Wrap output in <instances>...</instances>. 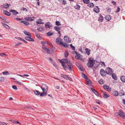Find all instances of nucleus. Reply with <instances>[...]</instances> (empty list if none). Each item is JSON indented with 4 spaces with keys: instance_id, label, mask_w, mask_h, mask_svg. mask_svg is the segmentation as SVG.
<instances>
[{
    "instance_id": "obj_1",
    "label": "nucleus",
    "mask_w": 125,
    "mask_h": 125,
    "mask_svg": "<svg viewBox=\"0 0 125 125\" xmlns=\"http://www.w3.org/2000/svg\"><path fill=\"white\" fill-rule=\"evenodd\" d=\"M63 68L66 71L68 69L71 71L73 68V66L71 62L67 59H63Z\"/></svg>"
},
{
    "instance_id": "obj_2",
    "label": "nucleus",
    "mask_w": 125,
    "mask_h": 125,
    "mask_svg": "<svg viewBox=\"0 0 125 125\" xmlns=\"http://www.w3.org/2000/svg\"><path fill=\"white\" fill-rule=\"evenodd\" d=\"M95 62H98L96 61H94L93 58H90L88 61V62L87 64V66L88 67H93Z\"/></svg>"
},
{
    "instance_id": "obj_3",
    "label": "nucleus",
    "mask_w": 125,
    "mask_h": 125,
    "mask_svg": "<svg viewBox=\"0 0 125 125\" xmlns=\"http://www.w3.org/2000/svg\"><path fill=\"white\" fill-rule=\"evenodd\" d=\"M41 88L43 91L47 93L48 90V87L45 84H43L41 87Z\"/></svg>"
},
{
    "instance_id": "obj_4",
    "label": "nucleus",
    "mask_w": 125,
    "mask_h": 125,
    "mask_svg": "<svg viewBox=\"0 0 125 125\" xmlns=\"http://www.w3.org/2000/svg\"><path fill=\"white\" fill-rule=\"evenodd\" d=\"M56 42L57 44L60 45L62 46V39L60 38L57 37L56 39Z\"/></svg>"
},
{
    "instance_id": "obj_5",
    "label": "nucleus",
    "mask_w": 125,
    "mask_h": 125,
    "mask_svg": "<svg viewBox=\"0 0 125 125\" xmlns=\"http://www.w3.org/2000/svg\"><path fill=\"white\" fill-rule=\"evenodd\" d=\"M106 71L107 74L109 75H111L113 73L112 69L110 67H107L106 69Z\"/></svg>"
},
{
    "instance_id": "obj_6",
    "label": "nucleus",
    "mask_w": 125,
    "mask_h": 125,
    "mask_svg": "<svg viewBox=\"0 0 125 125\" xmlns=\"http://www.w3.org/2000/svg\"><path fill=\"white\" fill-rule=\"evenodd\" d=\"M64 39L65 42L68 43H70L71 42V40L67 36L64 37Z\"/></svg>"
},
{
    "instance_id": "obj_7",
    "label": "nucleus",
    "mask_w": 125,
    "mask_h": 125,
    "mask_svg": "<svg viewBox=\"0 0 125 125\" xmlns=\"http://www.w3.org/2000/svg\"><path fill=\"white\" fill-rule=\"evenodd\" d=\"M45 26L46 28L47 29H50L52 27V24L49 22L46 23Z\"/></svg>"
},
{
    "instance_id": "obj_8",
    "label": "nucleus",
    "mask_w": 125,
    "mask_h": 125,
    "mask_svg": "<svg viewBox=\"0 0 125 125\" xmlns=\"http://www.w3.org/2000/svg\"><path fill=\"white\" fill-rule=\"evenodd\" d=\"M119 114L120 117L124 119L125 118V114L123 111L121 110H119Z\"/></svg>"
},
{
    "instance_id": "obj_9",
    "label": "nucleus",
    "mask_w": 125,
    "mask_h": 125,
    "mask_svg": "<svg viewBox=\"0 0 125 125\" xmlns=\"http://www.w3.org/2000/svg\"><path fill=\"white\" fill-rule=\"evenodd\" d=\"M100 73L101 76H105L107 74L106 71H105L103 69H101L100 71Z\"/></svg>"
},
{
    "instance_id": "obj_10",
    "label": "nucleus",
    "mask_w": 125,
    "mask_h": 125,
    "mask_svg": "<svg viewBox=\"0 0 125 125\" xmlns=\"http://www.w3.org/2000/svg\"><path fill=\"white\" fill-rule=\"evenodd\" d=\"M34 19H35V18L34 17H25V20L29 21H32L34 20Z\"/></svg>"
},
{
    "instance_id": "obj_11",
    "label": "nucleus",
    "mask_w": 125,
    "mask_h": 125,
    "mask_svg": "<svg viewBox=\"0 0 125 125\" xmlns=\"http://www.w3.org/2000/svg\"><path fill=\"white\" fill-rule=\"evenodd\" d=\"M104 88L107 91H111V88L109 87L106 85H104L103 86Z\"/></svg>"
},
{
    "instance_id": "obj_12",
    "label": "nucleus",
    "mask_w": 125,
    "mask_h": 125,
    "mask_svg": "<svg viewBox=\"0 0 125 125\" xmlns=\"http://www.w3.org/2000/svg\"><path fill=\"white\" fill-rule=\"evenodd\" d=\"M48 49V50L47 52L48 54H52L54 52V50L53 49L49 48Z\"/></svg>"
},
{
    "instance_id": "obj_13",
    "label": "nucleus",
    "mask_w": 125,
    "mask_h": 125,
    "mask_svg": "<svg viewBox=\"0 0 125 125\" xmlns=\"http://www.w3.org/2000/svg\"><path fill=\"white\" fill-rule=\"evenodd\" d=\"M94 11L96 13H98L99 12V9L98 6L94 7Z\"/></svg>"
},
{
    "instance_id": "obj_14",
    "label": "nucleus",
    "mask_w": 125,
    "mask_h": 125,
    "mask_svg": "<svg viewBox=\"0 0 125 125\" xmlns=\"http://www.w3.org/2000/svg\"><path fill=\"white\" fill-rule=\"evenodd\" d=\"M31 37H25V39L29 41H31L33 42L34 41V40L31 38Z\"/></svg>"
},
{
    "instance_id": "obj_15",
    "label": "nucleus",
    "mask_w": 125,
    "mask_h": 125,
    "mask_svg": "<svg viewBox=\"0 0 125 125\" xmlns=\"http://www.w3.org/2000/svg\"><path fill=\"white\" fill-rule=\"evenodd\" d=\"M42 20L40 18L37 20L36 22L38 24H43L44 23L42 22Z\"/></svg>"
},
{
    "instance_id": "obj_16",
    "label": "nucleus",
    "mask_w": 125,
    "mask_h": 125,
    "mask_svg": "<svg viewBox=\"0 0 125 125\" xmlns=\"http://www.w3.org/2000/svg\"><path fill=\"white\" fill-rule=\"evenodd\" d=\"M10 121H11L12 123L14 124H19L21 125V123L19 122L18 121H16L14 120H12L11 119H10L9 120Z\"/></svg>"
},
{
    "instance_id": "obj_17",
    "label": "nucleus",
    "mask_w": 125,
    "mask_h": 125,
    "mask_svg": "<svg viewBox=\"0 0 125 125\" xmlns=\"http://www.w3.org/2000/svg\"><path fill=\"white\" fill-rule=\"evenodd\" d=\"M105 19L107 21H109L111 19V16L109 15H107L105 16Z\"/></svg>"
},
{
    "instance_id": "obj_18",
    "label": "nucleus",
    "mask_w": 125,
    "mask_h": 125,
    "mask_svg": "<svg viewBox=\"0 0 125 125\" xmlns=\"http://www.w3.org/2000/svg\"><path fill=\"white\" fill-rule=\"evenodd\" d=\"M42 48L43 52H45L46 51L47 52L48 50V48H47L45 45H44L43 46Z\"/></svg>"
},
{
    "instance_id": "obj_19",
    "label": "nucleus",
    "mask_w": 125,
    "mask_h": 125,
    "mask_svg": "<svg viewBox=\"0 0 125 125\" xmlns=\"http://www.w3.org/2000/svg\"><path fill=\"white\" fill-rule=\"evenodd\" d=\"M54 29L55 30L57 31H58L60 30L61 29L62 27H59V26H55L54 27Z\"/></svg>"
},
{
    "instance_id": "obj_20",
    "label": "nucleus",
    "mask_w": 125,
    "mask_h": 125,
    "mask_svg": "<svg viewBox=\"0 0 125 125\" xmlns=\"http://www.w3.org/2000/svg\"><path fill=\"white\" fill-rule=\"evenodd\" d=\"M41 43L43 45H44V44H48L49 45H51L52 46V45L51 44V43H48V42L47 41L44 42L42 41L41 42Z\"/></svg>"
},
{
    "instance_id": "obj_21",
    "label": "nucleus",
    "mask_w": 125,
    "mask_h": 125,
    "mask_svg": "<svg viewBox=\"0 0 125 125\" xmlns=\"http://www.w3.org/2000/svg\"><path fill=\"white\" fill-rule=\"evenodd\" d=\"M20 22L21 23H23L25 25L27 26L29 24V23L27 21H21Z\"/></svg>"
},
{
    "instance_id": "obj_22",
    "label": "nucleus",
    "mask_w": 125,
    "mask_h": 125,
    "mask_svg": "<svg viewBox=\"0 0 125 125\" xmlns=\"http://www.w3.org/2000/svg\"><path fill=\"white\" fill-rule=\"evenodd\" d=\"M75 53L76 54V55L75 56L76 59H80L81 58V55L80 54H78L76 52Z\"/></svg>"
},
{
    "instance_id": "obj_23",
    "label": "nucleus",
    "mask_w": 125,
    "mask_h": 125,
    "mask_svg": "<svg viewBox=\"0 0 125 125\" xmlns=\"http://www.w3.org/2000/svg\"><path fill=\"white\" fill-rule=\"evenodd\" d=\"M69 54V53L68 51L66 50L65 51L64 54V57L66 58L68 56Z\"/></svg>"
},
{
    "instance_id": "obj_24",
    "label": "nucleus",
    "mask_w": 125,
    "mask_h": 125,
    "mask_svg": "<svg viewBox=\"0 0 125 125\" xmlns=\"http://www.w3.org/2000/svg\"><path fill=\"white\" fill-rule=\"evenodd\" d=\"M104 19V17L101 15H100L98 20L100 22H102Z\"/></svg>"
},
{
    "instance_id": "obj_25",
    "label": "nucleus",
    "mask_w": 125,
    "mask_h": 125,
    "mask_svg": "<svg viewBox=\"0 0 125 125\" xmlns=\"http://www.w3.org/2000/svg\"><path fill=\"white\" fill-rule=\"evenodd\" d=\"M36 37L39 39L40 40L41 39L42 37V36L40 34L36 33Z\"/></svg>"
},
{
    "instance_id": "obj_26",
    "label": "nucleus",
    "mask_w": 125,
    "mask_h": 125,
    "mask_svg": "<svg viewBox=\"0 0 125 125\" xmlns=\"http://www.w3.org/2000/svg\"><path fill=\"white\" fill-rule=\"evenodd\" d=\"M51 62L53 64V65L57 69L58 68V66L56 65V63L53 61Z\"/></svg>"
},
{
    "instance_id": "obj_27",
    "label": "nucleus",
    "mask_w": 125,
    "mask_h": 125,
    "mask_svg": "<svg viewBox=\"0 0 125 125\" xmlns=\"http://www.w3.org/2000/svg\"><path fill=\"white\" fill-rule=\"evenodd\" d=\"M87 84H88L89 86H91L92 85V83L91 81L88 79L86 80Z\"/></svg>"
},
{
    "instance_id": "obj_28",
    "label": "nucleus",
    "mask_w": 125,
    "mask_h": 125,
    "mask_svg": "<svg viewBox=\"0 0 125 125\" xmlns=\"http://www.w3.org/2000/svg\"><path fill=\"white\" fill-rule=\"evenodd\" d=\"M39 94L41 96H46L47 94V93L43 91L42 93H40Z\"/></svg>"
},
{
    "instance_id": "obj_29",
    "label": "nucleus",
    "mask_w": 125,
    "mask_h": 125,
    "mask_svg": "<svg viewBox=\"0 0 125 125\" xmlns=\"http://www.w3.org/2000/svg\"><path fill=\"white\" fill-rule=\"evenodd\" d=\"M112 78L115 80H116L117 79V77L116 74H112Z\"/></svg>"
},
{
    "instance_id": "obj_30",
    "label": "nucleus",
    "mask_w": 125,
    "mask_h": 125,
    "mask_svg": "<svg viewBox=\"0 0 125 125\" xmlns=\"http://www.w3.org/2000/svg\"><path fill=\"white\" fill-rule=\"evenodd\" d=\"M120 79L121 81L124 83L125 82V76H122L120 77Z\"/></svg>"
},
{
    "instance_id": "obj_31",
    "label": "nucleus",
    "mask_w": 125,
    "mask_h": 125,
    "mask_svg": "<svg viewBox=\"0 0 125 125\" xmlns=\"http://www.w3.org/2000/svg\"><path fill=\"white\" fill-rule=\"evenodd\" d=\"M91 89L92 90V92L96 95H98V92L94 89L92 88H91Z\"/></svg>"
},
{
    "instance_id": "obj_32",
    "label": "nucleus",
    "mask_w": 125,
    "mask_h": 125,
    "mask_svg": "<svg viewBox=\"0 0 125 125\" xmlns=\"http://www.w3.org/2000/svg\"><path fill=\"white\" fill-rule=\"evenodd\" d=\"M103 97L104 98H106L109 97V95L105 93H104L103 94Z\"/></svg>"
},
{
    "instance_id": "obj_33",
    "label": "nucleus",
    "mask_w": 125,
    "mask_h": 125,
    "mask_svg": "<svg viewBox=\"0 0 125 125\" xmlns=\"http://www.w3.org/2000/svg\"><path fill=\"white\" fill-rule=\"evenodd\" d=\"M125 95V92H124L123 90H121L120 95L121 96H123Z\"/></svg>"
},
{
    "instance_id": "obj_34",
    "label": "nucleus",
    "mask_w": 125,
    "mask_h": 125,
    "mask_svg": "<svg viewBox=\"0 0 125 125\" xmlns=\"http://www.w3.org/2000/svg\"><path fill=\"white\" fill-rule=\"evenodd\" d=\"M3 12L5 14L9 16L10 15V14L9 12L5 10L3 11Z\"/></svg>"
},
{
    "instance_id": "obj_35",
    "label": "nucleus",
    "mask_w": 125,
    "mask_h": 125,
    "mask_svg": "<svg viewBox=\"0 0 125 125\" xmlns=\"http://www.w3.org/2000/svg\"><path fill=\"white\" fill-rule=\"evenodd\" d=\"M85 51H86V53L88 55L90 53V50L87 48L85 49Z\"/></svg>"
},
{
    "instance_id": "obj_36",
    "label": "nucleus",
    "mask_w": 125,
    "mask_h": 125,
    "mask_svg": "<svg viewBox=\"0 0 125 125\" xmlns=\"http://www.w3.org/2000/svg\"><path fill=\"white\" fill-rule=\"evenodd\" d=\"M10 11L12 12L14 15H17L18 14V12L15 10H11Z\"/></svg>"
},
{
    "instance_id": "obj_37",
    "label": "nucleus",
    "mask_w": 125,
    "mask_h": 125,
    "mask_svg": "<svg viewBox=\"0 0 125 125\" xmlns=\"http://www.w3.org/2000/svg\"><path fill=\"white\" fill-rule=\"evenodd\" d=\"M23 32L24 34L26 35H27L29 37H31V36L30 33L29 32Z\"/></svg>"
},
{
    "instance_id": "obj_38",
    "label": "nucleus",
    "mask_w": 125,
    "mask_h": 125,
    "mask_svg": "<svg viewBox=\"0 0 125 125\" xmlns=\"http://www.w3.org/2000/svg\"><path fill=\"white\" fill-rule=\"evenodd\" d=\"M54 33L52 32H48L46 33V34L47 36H50L53 35Z\"/></svg>"
},
{
    "instance_id": "obj_39",
    "label": "nucleus",
    "mask_w": 125,
    "mask_h": 125,
    "mask_svg": "<svg viewBox=\"0 0 125 125\" xmlns=\"http://www.w3.org/2000/svg\"><path fill=\"white\" fill-rule=\"evenodd\" d=\"M113 94L115 96H117L119 95L117 91H114Z\"/></svg>"
},
{
    "instance_id": "obj_40",
    "label": "nucleus",
    "mask_w": 125,
    "mask_h": 125,
    "mask_svg": "<svg viewBox=\"0 0 125 125\" xmlns=\"http://www.w3.org/2000/svg\"><path fill=\"white\" fill-rule=\"evenodd\" d=\"M2 23L3 26L5 28L7 29H9L10 28L9 27L7 24L5 23H3V22H2Z\"/></svg>"
},
{
    "instance_id": "obj_41",
    "label": "nucleus",
    "mask_w": 125,
    "mask_h": 125,
    "mask_svg": "<svg viewBox=\"0 0 125 125\" xmlns=\"http://www.w3.org/2000/svg\"><path fill=\"white\" fill-rule=\"evenodd\" d=\"M87 6L89 7L92 8L94 6V5L93 3H89L88 5Z\"/></svg>"
},
{
    "instance_id": "obj_42",
    "label": "nucleus",
    "mask_w": 125,
    "mask_h": 125,
    "mask_svg": "<svg viewBox=\"0 0 125 125\" xmlns=\"http://www.w3.org/2000/svg\"><path fill=\"white\" fill-rule=\"evenodd\" d=\"M98 64H101L102 66L105 67V66L104 62H98Z\"/></svg>"
},
{
    "instance_id": "obj_43",
    "label": "nucleus",
    "mask_w": 125,
    "mask_h": 125,
    "mask_svg": "<svg viewBox=\"0 0 125 125\" xmlns=\"http://www.w3.org/2000/svg\"><path fill=\"white\" fill-rule=\"evenodd\" d=\"M69 44L65 42L63 43V46L64 47L67 48L69 46Z\"/></svg>"
},
{
    "instance_id": "obj_44",
    "label": "nucleus",
    "mask_w": 125,
    "mask_h": 125,
    "mask_svg": "<svg viewBox=\"0 0 125 125\" xmlns=\"http://www.w3.org/2000/svg\"><path fill=\"white\" fill-rule=\"evenodd\" d=\"M9 4L7 3H6L4 5V6H3V7L4 8H5L6 9H7L8 8L9 6Z\"/></svg>"
},
{
    "instance_id": "obj_45",
    "label": "nucleus",
    "mask_w": 125,
    "mask_h": 125,
    "mask_svg": "<svg viewBox=\"0 0 125 125\" xmlns=\"http://www.w3.org/2000/svg\"><path fill=\"white\" fill-rule=\"evenodd\" d=\"M3 74L4 75H9L10 74L7 71H5L2 72Z\"/></svg>"
},
{
    "instance_id": "obj_46",
    "label": "nucleus",
    "mask_w": 125,
    "mask_h": 125,
    "mask_svg": "<svg viewBox=\"0 0 125 125\" xmlns=\"http://www.w3.org/2000/svg\"><path fill=\"white\" fill-rule=\"evenodd\" d=\"M83 1L84 3L87 4L89 3L90 2L89 0H84Z\"/></svg>"
},
{
    "instance_id": "obj_47",
    "label": "nucleus",
    "mask_w": 125,
    "mask_h": 125,
    "mask_svg": "<svg viewBox=\"0 0 125 125\" xmlns=\"http://www.w3.org/2000/svg\"><path fill=\"white\" fill-rule=\"evenodd\" d=\"M74 8L75 9L79 10L80 9V6L78 4H77L74 7Z\"/></svg>"
},
{
    "instance_id": "obj_48",
    "label": "nucleus",
    "mask_w": 125,
    "mask_h": 125,
    "mask_svg": "<svg viewBox=\"0 0 125 125\" xmlns=\"http://www.w3.org/2000/svg\"><path fill=\"white\" fill-rule=\"evenodd\" d=\"M34 94L36 95H39L40 93V92L38 90H35V91H34Z\"/></svg>"
},
{
    "instance_id": "obj_49",
    "label": "nucleus",
    "mask_w": 125,
    "mask_h": 125,
    "mask_svg": "<svg viewBox=\"0 0 125 125\" xmlns=\"http://www.w3.org/2000/svg\"><path fill=\"white\" fill-rule=\"evenodd\" d=\"M55 24L58 26H60L61 25L60 22L58 21H56Z\"/></svg>"
},
{
    "instance_id": "obj_50",
    "label": "nucleus",
    "mask_w": 125,
    "mask_h": 125,
    "mask_svg": "<svg viewBox=\"0 0 125 125\" xmlns=\"http://www.w3.org/2000/svg\"><path fill=\"white\" fill-rule=\"evenodd\" d=\"M98 83L101 84H104L103 81L102 79L99 80L98 81Z\"/></svg>"
},
{
    "instance_id": "obj_51",
    "label": "nucleus",
    "mask_w": 125,
    "mask_h": 125,
    "mask_svg": "<svg viewBox=\"0 0 125 125\" xmlns=\"http://www.w3.org/2000/svg\"><path fill=\"white\" fill-rule=\"evenodd\" d=\"M12 88L14 89L15 90H17L18 89L16 86L15 85H13L12 86Z\"/></svg>"
},
{
    "instance_id": "obj_52",
    "label": "nucleus",
    "mask_w": 125,
    "mask_h": 125,
    "mask_svg": "<svg viewBox=\"0 0 125 125\" xmlns=\"http://www.w3.org/2000/svg\"><path fill=\"white\" fill-rule=\"evenodd\" d=\"M63 78L66 80H68V77L67 75H63Z\"/></svg>"
},
{
    "instance_id": "obj_53",
    "label": "nucleus",
    "mask_w": 125,
    "mask_h": 125,
    "mask_svg": "<svg viewBox=\"0 0 125 125\" xmlns=\"http://www.w3.org/2000/svg\"><path fill=\"white\" fill-rule=\"evenodd\" d=\"M70 46L71 47V48L72 49V50H75V47L73 46L72 44H71L70 45Z\"/></svg>"
},
{
    "instance_id": "obj_54",
    "label": "nucleus",
    "mask_w": 125,
    "mask_h": 125,
    "mask_svg": "<svg viewBox=\"0 0 125 125\" xmlns=\"http://www.w3.org/2000/svg\"><path fill=\"white\" fill-rule=\"evenodd\" d=\"M4 78L2 77H0V81L2 82L4 80Z\"/></svg>"
},
{
    "instance_id": "obj_55",
    "label": "nucleus",
    "mask_w": 125,
    "mask_h": 125,
    "mask_svg": "<svg viewBox=\"0 0 125 125\" xmlns=\"http://www.w3.org/2000/svg\"><path fill=\"white\" fill-rule=\"evenodd\" d=\"M0 125H7V124L4 122H1L0 123Z\"/></svg>"
},
{
    "instance_id": "obj_56",
    "label": "nucleus",
    "mask_w": 125,
    "mask_h": 125,
    "mask_svg": "<svg viewBox=\"0 0 125 125\" xmlns=\"http://www.w3.org/2000/svg\"><path fill=\"white\" fill-rule=\"evenodd\" d=\"M58 61L61 63V65L62 66V59L60 60V59H58Z\"/></svg>"
},
{
    "instance_id": "obj_57",
    "label": "nucleus",
    "mask_w": 125,
    "mask_h": 125,
    "mask_svg": "<svg viewBox=\"0 0 125 125\" xmlns=\"http://www.w3.org/2000/svg\"><path fill=\"white\" fill-rule=\"evenodd\" d=\"M6 55L4 53H0V55L1 56H3V55Z\"/></svg>"
},
{
    "instance_id": "obj_58",
    "label": "nucleus",
    "mask_w": 125,
    "mask_h": 125,
    "mask_svg": "<svg viewBox=\"0 0 125 125\" xmlns=\"http://www.w3.org/2000/svg\"><path fill=\"white\" fill-rule=\"evenodd\" d=\"M17 39L21 41H22L23 39L22 38L19 37H17Z\"/></svg>"
},
{
    "instance_id": "obj_59",
    "label": "nucleus",
    "mask_w": 125,
    "mask_h": 125,
    "mask_svg": "<svg viewBox=\"0 0 125 125\" xmlns=\"http://www.w3.org/2000/svg\"><path fill=\"white\" fill-rule=\"evenodd\" d=\"M42 28H39L37 29V30L38 31H42Z\"/></svg>"
},
{
    "instance_id": "obj_60",
    "label": "nucleus",
    "mask_w": 125,
    "mask_h": 125,
    "mask_svg": "<svg viewBox=\"0 0 125 125\" xmlns=\"http://www.w3.org/2000/svg\"><path fill=\"white\" fill-rule=\"evenodd\" d=\"M21 10H22V11H27V9L25 8H22L21 9Z\"/></svg>"
},
{
    "instance_id": "obj_61",
    "label": "nucleus",
    "mask_w": 125,
    "mask_h": 125,
    "mask_svg": "<svg viewBox=\"0 0 125 125\" xmlns=\"http://www.w3.org/2000/svg\"><path fill=\"white\" fill-rule=\"evenodd\" d=\"M82 73L83 74V76H84V77L85 79H88L87 78V77L84 74H83V73Z\"/></svg>"
},
{
    "instance_id": "obj_62",
    "label": "nucleus",
    "mask_w": 125,
    "mask_h": 125,
    "mask_svg": "<svg viewBox=\"0 0 125 125\" xmlns=\"http://www.w3.org/2000/svg\"><path fill=\"white\" fill-rule=\"evenodd\" d=\"M21 44V42H18V43H17L16 44H15V46H19V45L20 44Z\"/></svg>"
},
{
    "instance_id": "obj_63",
    "label": "nucleus",
    "mask_w": 125,
    "mask_h": 125,
    "mask_svg": "<svg viewBox=\"0 0 125 125\" xmlns=\"http://www.w3.org/2000/svg\"><path fill=\"white\" fill-rule=\"evenodd\" d=\"M120 9L119 7H118L117 9V10L116 11V13H117L118 12H119L120 11Z\"/></svg>"
},
{
    "instance_id": "obj_64",
    "label": "nucleus",
    "mask_w": 125,
    "mask_h": 125,
    "mask_svg": "<svg viewBox=\"0 0 125 125\" xmlns=\"http://www.w3.org/2000/svg\"><path fill=\"white\" fill-rule=\"evenodd\" d=\"M67 4L66 1L65 0H63V4L64 5Z\"/></svg>"
}]
</instances>
